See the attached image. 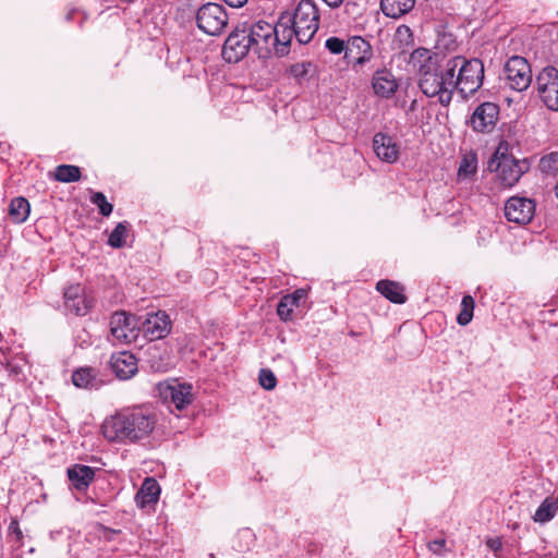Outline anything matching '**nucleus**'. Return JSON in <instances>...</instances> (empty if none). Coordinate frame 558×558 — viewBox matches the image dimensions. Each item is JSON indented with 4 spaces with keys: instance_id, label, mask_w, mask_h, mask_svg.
Instances as JSON below:
<instances>
[{
    "instance_id": "nucleus-1",
    "label": "nucleus",
    "mask_w": 558,
    "mask_h": 558,
    "mask_svg": "<svg viewBox=\"0 0 558 558\" xmlns=\"http://www.w3.org/2000/svg\"><path fill=\"white\" fill-rule=\"evenodd\" d=\"M155 427L154 417L142 409L117 412L107 417L101 433L108 441L135 442L150 435Z\"/></svg>"
},
{
    "instance_id": "nucleus-2",
    "label": "nucleus",
    "mask_w": 558,
    "mask_h": 558,
    "mask_svg": "<svg viewBox=\"0 0 558 558\" xmlns=\"http://www.w3.org/2000/svg\"><path fill=\"white\" fill-rule=\"evenodd\" d=\"M291 24L294 27L295 38L300 44L312 40L319 27V12L313 0H301L296 5Z\"/></svg>"
},
{
    "instance_id": "nucleus-3",
    "label": "nucleus",
    "mask_w": 558,
    "mask_h": 558,
    "mask_svg": "<svg viewBox=\"0 0 558 558\" xmlns=\"http://www.w3.org/2000/svg\"><path fill=\"white\" fill-rule=\"evenodd\" d=\"M454 72H422L420 87L428 97L438 96L441 105H449L454 89Z\"/></svg>"
},
{
    "instance_id": "nucleus-4",
    "label": "nucleus",
    "mask_w": 558,
    "mask_h": 558,
    "mask_svg": "<svg viewBox=\"0 0 558 558\" xmlns=\"http://www.w3.org/2000/svg\"><path fill=\"white\" fill-rule=\"evenodd\" d=\"M196 23L205 34L219 36L227 28L229 16L221 4L208 2L197 10Z\"/></svg>"
},
{
    "instance_id": "nucleus-5",
    "label": "nucleus",
    "mask_w": 558,
    "mask_h": 558,
    "mask_svg": "<svg viewBox=\"0 0 558 558\" xmlns=\"http://www.w3.org/2000/svg\"><path fill=\"white\" fill-rule=\"evenodd\" d=\"M497 162L496 180L502 187H512L520 178L529 170V162L526 159H515L509 155H495V158L490 161L489 167H493L494 162Z\"/></svg>"
},
{
    "instance_id": "nucleus-6",
    "label": "nucleus",
    "mask_w": 558,
    "mask_h": 558,
    "mask_svg": "<svg viewBox=\"0 0 558 558\" xmlns=\"http://www.w3.org/2000/svg\"><path fill=\"white\" fill-rule=\"evenodd\" d=\"M274 26L264 21H258L246 29L250 45L259 58H268L274 51Z\"/></svg>"
},
{
    "instance_id": "nucleus-7",
    "label": "nucleus",
    "mask_w": 558,
    "mask_h": 558,
    "mask_svg": "<svg viewBox=\"0 0 558 558\" xmlns=\"http://www.w3.org/2000/svg\"><path fill=\"white\" fill-rule=\"evenodd\" d=\"M140 330L136 317L125 312H117L110 318V335L113 341L131 343L136 340Z\"/></svg>"
},
{
    "instance_id": "nucleus-8",
    "label": "nucleus",
    "mask_w": 558,
    "mask_h": 558,
    "mask_svg": "<svg viewBox=\"0 0 558 558\" xmlns=\"http://www.w3.org/2000/svg\"><path fill=\"white\" fill-rule=\"evenodd\" d=\"M246 36V29H235L226 39L222 47V57L229 63L241 61L252 49Z\"/></svg>"
},
{
    "instance_id": "nucleus-9",
    "label": "nucleus",
    "mask_w": 558,
    "mask_h": 558,
    "mask_svg": "<svg viewBox=\"0 0 558 558\" xmlns=\"http://www.w3.org/2000/svg\"><path fill=\"white\" fill-rule=\"evenodd\" d=\"M535 213V204L531 198L512 196L505 205V216L509 221L524 225L532 220Z\"/></svg>"
},
{
    "instance_id": "nucleus-10",
    "label": "nucleus",
    "mask_w": 558,
    "mask_h": 558,
    "mask_svg": "<svg viewBox=\"0 0 558 558\" xmlns=\"http://www.w3.org/2000/svg\"><path fill=\"white\" fill-rule=\"evenodd\" d=\"M536 85L546 107L558 111V72H538Z\"/></svg>"
},
{
    "instance_id": "nucleus-11",
    "label": "nucleus",
    "mask_w": 558,
    "mask_h": 558,
    "mask_svg": "<svg viewBox=\"0 0 558 558\" xmlns=\"http://www.w3.org/2000/svg\"><path fill=\"white\" fill-rule=\"evenodd\" d=\"M140 329L150 341L162 339L171 330V320L166 312L158 311L156 313L147 314V317L142 323Z\"/></svg>"
},
{
    "instance_id": "nucleus-12",
    "label": "nucleus",
    "mask_w": 558,
    "mask_h": 558,
    "mask_svg": "<svg viewBox=\"0 0 558 558\" xmlns=\"http://www.w3.org/2000/svg\"><path fill=\"white\" fill-rule=\"evenodd\" d=\"M373 57L372 46L360 36L347 41L344 60L348 66H364Z\"/></svg>"
},
{
    "instance_id": "nucleus-13",
    "label": "nucleus",
    "mask_w": 558,
    "mask_h": 558,
    "mask_svg": "<svg viewBox=\"0 0 558 558\" xmlns=\"http://www.w3.org/2000/svg\"><path fill=\"white\" fill-rule=\"evenodd\" d=\"M499 116V108L493 102H484L476 107L470 119L475 132H490L495 128Z\"/></svg>"
},
{
    "instance_id": "nucleus-14",
    "label": "nucleus",
    "mask_w": 558,
    "mask_h": 558,
    "mask_svg": "<svg viewBox=\"0 0 558 558\" xmlns=\"http://www.w3.org/2000/svg\"><path fill=\"white\" fill-rule=\"evenodd\" d=\"M274 52L282 57L289 52V47L294 35V27L291 24V15L283 14L280 16L278 23L274 26Z\"/></svg>"
},
{
    "instance_id": "nucleus-15",
    "label": "nucleus",
    "mask_w": 558,
    "mask_h": 558,
    "mask_svg": "<svg viewBox=\"0 0 558 558\" xmlns=\"http://www.w3.org/2000/svg\"><path fill=\"white\" fill-rule=\"evenodd\" d=\"M63 298L65 308L77 316L86 315L92 307V300L87 298L84 287L78 283L69 286Z\"/></svg>"
},
{
    "instance_id": "nucleus-16",
    "label": "nucleus",
    "mask_w": 558,
    "mask_h": 558,
    "mask_svg": "<svg viewBox=\"0 0 558 558\" xmlns=\"http://www.w3.org/2000/svg\"><path fill=\"white\" fill-rule=\"evenodd\" d=\"M373 149L376 156L384 162L395 163L399 159L400 147L388 134L376 133L373 137Z\"/></svg>"
},
{
    "instance_id": "nucleus-17",
    "label": "nucleus",
    "mask_w": 558,
    "mask_h": 558,
    "mask_svg": "<svg viewBox=\"0 0 558 558\" xmlns=\"http://www.w3.org/2000/svg\"><path fill=\"white\" fill-rule=\"evenodd\" d=\"M110 365L120 379H129L137 372V360L128 351L118 352L111 355Z\"/></svg>"
},
{
    "instance_id": "nucleus-18",
    "label": "nucleus",
    "mask_w": 558,
    "mask_h": 558,
    "mask_svg": "<svg viewBox=\"0 0 558 558\" xmlns=\"http://www.w3.org/2000/svg\"><path fill=\"white\" fill-rule=\"evenodd\" d=\"M166 397H169L175 409L181 411L194 400L193 386L182 383L171 384L166 389Z\"/></svg>"
},
{
    "instance_id": "nucleus-19",
    "label": "nucleus",
    "mask_w": 558,
    "mask_h": 558,
    "mask_svg": "<svg viewBox=\"0 0 558 558\" xmlns=\"http://www.w3.org/2000/svg\"><path fill=\"white\" fill-rule=\"evenodd\" d=\"M485 72H459L457 78L453 76L454 89H458L463 97L475 93L483 83Z\"/></svg>"
},
{
    "instance_id": "nucleus-20",
    "label": "nucleus",
    "mask_w": 558,
    "mask_h": 558,
    "mask_svg": "<svg viewBox=\"0 0 558 558\" xmlns=\"http://www.w3.org/2000/svg\"><path fill=\"white\" fill-rule=\"evenodd\" d=\"M160 495V486L158 482L153 477H146L135 495L136 505L144 509L154 506Z\"/></svg>"
},
{
    "instance_id": "nucleus-21",
    "label": "nucleus",
    "mask_w": 558,
    "mask_h": 558,
    "mask_svg": "<svg viewBox=\"0 0 558 558\" xmlns=\"http://www.w3.org/2000/svg\"><path fill=\"white\" fill-rule=\"evenodd\" d=\"M373 88L376 95L389 98L396 93L398 82L391 72H376L373 80Z\"/></svg>"
},
{
    "instance_id": "nucleus-22",
    "label": "nucleus",
    "mask_w": 558,
    "mask_h": 558,
    "mask_svg": "<svg viewBox=\"0 0 558 558\" xmlns=\"http://www.w3.org/2000/svg\"><path fill=\"white\" fill-rule=\"evenodd\" d=\"M68 476L76 489H85L94 480L95 471L87 465L76 464L68 470Z\"/></svg>"
},
{
    "instance_id": "nucleus-23",
    "label": "nucleus",
    "mask_w": 558,
    "mask_h": 558,
    "mask_svg": "<svg viewBox=\"0 0 558 558\" xmlns=\"http://www.w3.org/2000/svg\"><path fill=\"white\" fill-rule=\"evenodd\" d=\"M415 4V0H380L383 13L392 19H398L410 12Z\"/></svg>"
},
{
    "instance_id": "nucleus-24",
    "label": "nucleus",
    "mask_w": 558,
    "mask_h": 558,
    "mask_svg": "<svg viewBox=\"0 0 558 558\" xmlns=\"http://www.w3.org/2000/svg\"><path fill=\"white\" fill-rule=\"evenodd\" d=\"M376 289L379 293H381L385 298L393 303L402 304L405 302L403 288L395 281L380 280L377 282Z\"/></svg>"
},
{
    "instance_id": "nucleus-25",
    "label": "nucleus",
    "mask_w": 558,
    "mask_h": 558,
    "mask_svg": "<svg viewBox=\"0 0 558 558\" xmlns=\"http://www.w3.org/2000/svg\"><path fill=\"white\" fill-rule=\"evenodd\" d=\"M408 64L413 70H433L435 62L433 53L426 48H418L414 50L409 58Z\"/></svg>"
},
{
    "instance_id": "nucleus-26",
    "label": "nucleus",
    "mask_w": 558,
    "mask_h": 558,
    "mask_svg": "<svg viewBox=\"0 0 558 558\" xmlns=\"http://www.w3.org/2000/svg\"><path fill=\"white\" fill-rule=\"evenodd\" d=\"M31 213V205L24 197H15L11 201L9 206V216L15 223L24 222Z\"/></svg>"
},
{
    "instance_id": "nucleus-27",
    "label": "nucleus",
    "mask_w": 558,
    "mask_h": 558,
    "mask_svg": "<svg viewBox=\"0 0 558 558\" xmlns=\"http://www.w3.org/2000/svg\"><path fill=\"white\" fill-rule=\"evenodd\" d=\"M557 511H558V499H555L553 497H547L544 499V501L539 505V507L535 511L533 520L535 522L544 524L546 522H549L556 515Z\"/></svg>"
},
{
    "instance_id": "nucleus-28",
    "label": "nucleus",
    "mask_w": 558,
    "mask_h": 558,
    "mask_svg": "<svg viewBox=\"0 0 558 558\" xmlns=\"http://www.w3.org/2000/svg\"><path fill=\"white\" fill-rule=\"evenodd\" d=\"M505 85L517 92L525 90L532 83V72H505Z\"/></svg>"
},
{
    "instance_id": "nucleus-29",
    "label": "nucleus",
    "mask_w": 558,
    "mask_h": 558,
    "mask_svg": "<svg viewBox=\"0 0 558 558\" xmlns=\"http://www.w3.org/2000/svg\"><path fill=\"white\" fill-rule=\"evenodd\" d=\"M97 371L92 367H82L72 375L73 384L78 388H92L95 386Z\"/></svg>"
},
{
    "instance_id": "nucleus-30",
    "label": "nucleus",
    "mask_w": 558,
    "mask_h": 558,
    "mask_svg": "<svg viewBox=\"0 0 558 558\" xmlns=\"http://www.w3.org/2000/svg\"><path fill=\"white\" fill-rule=\"evenodd\" d=\"M53 178L64 183L76 182L81 179V170L77 166L60 165L56 168Z\"/></svg>"
},
{
    "instance_id": "nucleus-31",
    "label": "nucleus",
    "mask_w": 558,
    "mask_h": 558,
    "mask_svg": "<svg viewBox=\"0 0 558 558\" xmlns=\"http://www.w3.org/2000/svg\"><path fill=\"white\" fill-rule=\"evenodd\" d=\"M477 171V158L475 154H466L462 157L459 169H458V178L459 180H466L473 177Z\"/></svg>"
},
{
    "instance_id": "nucleus-32",
    "label": "nucleus",
    "mask_w": 558,
    "mask_h": 558,
    "mask_svg": "<svg viewBox=\"0 0 558 558\" xmlns=\"http://www.w3.org/2000/svg\"><path fill=\"white\" fill-rule=\"evenodd\" d=\"M129 235V223L119 222L109 235L108 244L113 248H120L125 245Z\"/></svg>"
},
{
    "instance_id": "nucleus-33",
    "label": "nucleus",
    "mask_w": 558,
    "mask_h": 558,
    "mask_svg": "<svg viewBox=\"0 0 558 558\" xmlns=\"http://www.w3.org/2000/svg\"><path fill=\"white\" fill-rule=\"evenodd\" d=\"M474 300L471 295L463 296L461 301V311L457 317V322L461 326H466L473 317Z\"/></svg>"
},
{
    "instance_id": "nucleus-34",
    "label": "nucleus",
    "mask_w": 558,
    "mask_h": 558,
    "mask_svg": "<svg viewBox=\"0 0 558 558\" xmlns=\"http://www.w3.org/2000/svg\"><path fill=\"white\" fill-rule=\"evenodd\" d=\"M294 307H296L295 298L284 295L277 306V314L284 322L291 320Z\"/></svg>"
},
{
    "instance_id": "nucleus-35",
    "label": "nucleus",
    "mask_w": 558,
    "mask_h": 558,
    "mask_svg": "<svg viewBox=\"0 0 558 558\" xmlns=\"http://www.w3.org/2000/svg\"><path fill=\"white\" fill-rule=\"evenodd\" d=\"M480 68V70H484V65L481 60L473 59L466 60L464 57H456L448 62V70H465L466 66Z\"/></svg>"
},
{
    "instance_id": "nucleus-36",
    "label": "nucleus",
    "mask_w": 558,
    "mask_h": 558,
    "mask_svg": "<svg viewBox=\"0 0 558 558\" xmlns=\"http://www.w3.org/2000/svg\"><path fill=\"white\" fill-rule=\"evenodd\" d=\"M539 169L546 174H556L558 172V153H550L539 160Z\"/></svg>"
},
{
    "instance_id": "nucleus-37",
    "label": "nucleus",
    "mask_w": 558,
    "mask_h": 558,
    "mask_svg": "<svg viewBox=\"0 0 558 558\" xmlns=\"http://www.w3.org/2000/svg\"><path fill=\"white\" fill-rule=\"evenodd\" d=\"M90 202L98 207L99 213L105 217L110 216L113 210L112 204L107 201V197L101 192H95L90 197Z\"/></svg>"
},
{
    "instance_id": "nucleus-38",
    "label": "nucleus",
    "mask_w": 558,
    "mask_h": 558,
    "mask_svg": "<svg viewBox=\"0 0 558 558\" xmlns=\"http://www.w3.org/2000/svg\"><path fill=\"white\" fill-rule=\"evenodd\" d=\"M395 41L400 45L410 46L413 43V33L408 25H400L395 34Z\"/></svg>"
},
{
    "instance_id": "nucleus-39",
    "label": "nucleus",
    "mask_w": 558,
    "mask_h": 558,
    "mask_svg": "<svg viewBox=\"0 0 558 558\" xmlns=\"http://www.w3.org/2000/svg\"><path fill=\"white\" fill-rule=\"evenodd\" d=\"M258 380L260 386L266 390L275 389L277 379L270 369L263 368L259 372Z\"/></svg>"
},
{
    "instance_id": "nucleus-40",
    "label": "nucleus",
    "mask_w": 558,
    "mask_h": 558,
    "mask_svg": "<svg viewBox=\"0 0 558 558\" xmlns=\"http://www.w3.org/2000/svg\"><path fill=\"white\" fill-rule=\"evenodd\" d=\"M457 46L456 37L453 34L448 32H442L438 35L437 38V48L445 50H453Z\"/></svg>"
},
{
    "instance_id": "nucleus-41",
    "label": "nucleus",
    "mask_w": 558,
    "mask_h": 558,
    "mask_svg": "<svg viewBox=\"0 0 558 558\" xmlns=\"http://www.w3.org/2000/svg\"><path fill=\"white\" fill-rule=\"evenodd\" d=\"M347 43L338 37H330L326 40L325 47L333 54L345 53Z\"/></svg>"
},
{
    "instance_id": "nucleus-42",
    "label": "nucleus",
    "mask_w": 558,
    "mask_h": 558,
    "mask_svg": "<svg viewBox=\"0 0 558 558\" xmlns=\"http://www.w3.org/2000/svg\"><path fill=\"white\" fill-rule=\"evenodd\" d=\"M525 68H529L526 59L520 56H513L507 61L504 70H524Z\"/></svg>"
},
{
    "instance_id": "nucleus-43",
    "label": "nucleus",
    "mask_w": 558,
    "mask_h": 558,
    "mask_svg": "<svg viewBox=\"0 0 558 558\" xmlns=\"http://www.w3.org/2000/svg\"><path fill=\"white\" fill-rule=\"evenodd\" d=\"M428 548L436 555H442L446 548V541L444 538L435 539L428 543Z\"/></svg>"
},
{
    "instance_id": "nucleus-44",
    "label": "nucleus",
    "mask_w": 558,
    "mask_h": 558,
    "mask_svg": "<svg viewBox=\"0 0 558 558\" xmlns=\"http://www.w3.org/2000/svg\"><path fill=\"white\" fill-rule=\"evenodd\" d=\"M486 545L497 556L502 548V541L499 537H489L486 539Z\"/></svg>"
},
{
    "instance_id": "nucleus-45",
    "label": "nucleus",
    "mask_w": 558,
    "mask_h": 558,
    "mask_svg": "<svg viewBox=\"0 0 558 558\" xmlns=\"http://www.w3.org/2000/svg\"><path fill=\"white\" fill-rule=\"evenodd\" d=\"M9 533L14 534L17 541H22L23 532L20 529L17 520L13 519L9 524Z\"/></svg>"
},
{
    "instance_id": "nucleus-46",
    "label": "nucleus",
    "mask_w": 558,
    "mask_h": 558,
    "mask_svg": "<svg viewBox=\"0 0 558 558\" xmlns=\"http://www.w3.org/2000/svg\"><path fill=\"white\" fill-rule=\"evenodd\" d=\"M306 295V292L305 290L303 289H299L296 291H294L292 294H288L287 296H294L295 298V304H296V307L299 306V302L301 300H303Z\"/></svg>"
},
{
    "instance_id": "nucleus-47",
    "label": "nucleus",
    "mask_w": 558,
    "mask_h": 558,
    "mask_svg": "<svg viewBox=\"0 0 558 558\" xmlns=\"http://www.w3.org/2000/svg\"><path fill=\"white\" fill-rule=\"evenodd\" d=\"M231 8H241L243 7L247 0H223Z\"/></svg>"
},
{
    "instance_id": "nucleus-48",
    "label": "nucleus",
    "mask_w": 558,
    "mask_h": 558,
    "mask_svg": "<svg viewBox=\"0 0 558 558\" xmlns=\"http://www.w3.org/2000/svg\"><path fill=\"white\" fill-rule=\"evenodd\" d=\"M555 195H556V197L558 198V181H557V184H556V186H555Z\"/></svg>"
},
{
    "instance_id": "nucleus-49",
    "label": "nucleus",
    "mask_w": 558,
    "mask_h": 558,
    "mask_svg": "<svg viewBox=\"0 0 558 558\" xmlns=\"http://www.w3.org/2000/svg\"><path fill=\"white\" fill-rule=\"evenodd\" d=\"M543 70L547 71V70H555V69L553 66H550V65H547V66L543 68Z\"/></svg>"
},
{
    "instance_id": "nucleus-50",
    "label": "nucleus",
    "mask_w": 558,
    "mask_h": 558,
    "mask_svg": "<svg viewBox=\"0 0 558 558\" xmlns=\"http://www.w3.org/2000/svg\"><path fill=\"white\" fill-rule=\"evenodd\" d=\"M209 558H216V557H215V555H214V554H211V555L209 556Z\"/></svg>"
},
{
    "instance_id": "nucleus-51",
    "label": "nucleus",
    "mask_w": 558,
    "mask_h": 558,
    "mask_svg": "<svg viewBox=\"0 0 558 558\" xmlns=\"http://www.w3.org/2000/svg\"><path fill=\"white\" fill-rule=\"evenodd\" d=\"M2 338H3V337H2V333L0 332V341L2 340Z\"/></svg>"
},
{
    "instance_id": "nucleus-52",
    "label": "nucleus",
    "mask_w": 558,
    "mask_h": 558,
    "mask_svg": "<svg viewBox=\"0 0 558 558\" xmlns=\"http://www.w3.org/2000/svg\"><path fill=\"white\" fill-rule=\"evenodd\" d=\"M557 558H558V556H557Z\"/></svg>"
}]
</instances>
